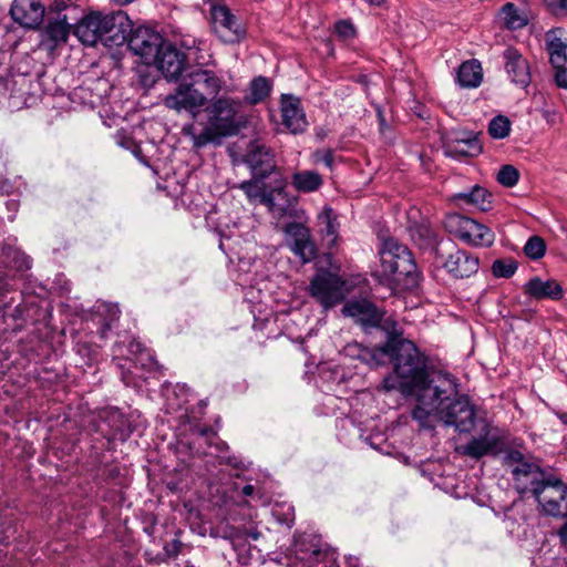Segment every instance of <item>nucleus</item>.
I'll use <instances>...</instances> for the list:
<instances>
[{"label": "nucleus", "mask_w": 567, "mask_h": 567, "mask_svg": "<svg viewBox=\"0 0 567 567\" xmlns=\"http://www.w3.org/2000/svg\"><path fill=\"white\" fill-rule=\"evenodd\" d=\"M358 358L371 367H378L389 358L393 372L381 384L385 392L398 391L403 395H413L420 404L421 395L433 384L437 377H447L443 371H429L427 360L410 340H391L380 348H360Z\"/></svg>", "instance_id": "1"}, {"label": "nucleus", "mask_w": 567, "mask_h": 567, "mask_svg": "<svg viewBox=\"0 0 567 567\" xmlns=\"http://www.w3.org/2000/svg\"><path fill=\"white\" fill-rule=\"evenodd\" d=\"M412 417L423 429H434L439 422L453 426L458 433H472L478 422L475 406L464 395H458L456 379L437 377L427 391L421 395L420 404H415Z\"/></svg>", "instance_id": "2"}, {"label": "nucleus", "mask_w": 567, "mask_h": 567, "mask_svg": "<svg viewBox=\"0 0 567 567\" xmlns=\"http://www.w3.org/2000/svg\"><path fill=\"white\" fill-rule=\"evenodd\" d=\"M226 82L221 75L202 66L192 70L184 81L168 94L164 104L176 112H187L196 116L199 110L207 104L208 97H216Z\"/></svg>", "instance_id": "3"}, {"label": "nucleus", "mask_w": 567, "mask_h": 567, "mask_svg": "<svg viewBox=\"0 0 567 567\" xmlns=\"http://www.w3.org/2000/svg\"><path fill=\"white\" fill-rule=\"evenodd\" d=\"M240 109L241 102L238 99L217 97L205 109L208 115L207 123L200 130L195 123L186 124L182 133L192 140L195 148H202L236 132L235 121Z\"/></svg>", "instance_id": "4"}, {"label": "nucleus", "mask_w": 567, "mask_h": 567, "mask_svg": "<svg viewBox=\"0 0 567 567\" xmlns=\"http://www.w3.org/2000/svg\"><path fill=\"white\" fill-rule=\"evenodd\" d=\"M382 275L390 284L401 289H412L417 285V270L411 251L406 246L389 238L379 251Z\"/></svg>", "instance_id": "5"}, {"label": "nucleus", "mask_w": 567, "mask_h": 567, "mask_svg": "<svg viewBox=\"0 0 567 567\" xmlns=\"http://www.w3.org/2000/svg\"><path fill=\"white\" fill-rule=\"evenodd\" d=\"M308 292L324 311L341 303L350 293V287L340 276L330 271H319L310 280Z\"/></svg>", "instance_id": "6"}, {"label": "nucleus", "mask_w": 567, "mask_h": 567, "mask_svg": "<svg viewBox=\"0 0 567 567\" xmlns=\"http://www.w3.org/2000/svg\"><path fill=\"white\" fill-rule=\"evenodd\" d=\"M472 433L470 442L462 447L463 454L472 458L498 454L507 444L506 433L493 426L486 419L481 420Z\"/></svg>", "instance_id": "7"}, {"label": "nucleus", "mask_w": 567, "mask_h": 567, "mask_svg": "<svg viewBox=\"0 0 567 567\" xmlns=\"http://www.w3.org/2000/svg\"><path fill=\"white\" fill-rule=\"evenodd\" d=\"M505 464L511 467L514 486L520 494L534 493L542 485L546 474L540 467L526 458V456L516 450L509 451L505 456Z\"/></svg>", "instance_id": "8"}, {"label": "nucleus", "mask_w": 567, "mask_h": 567, "mask_svg": "<svg viewBox=\"0 0 567 567\" xmlns=\"http://www.w3.org/2000/svg\"><path fill=\"white\" fill-rule=\"evenodd\" d=\"M444 227L450 234L471 246L488 247L495 240L494 233L487 226L461 214L447 215Z\"/></svg>", "instance_id": "9"}, {"label": "nucleus", "mask_w": 567, "mask_h": 567, "mask_svg": "<svg viewBox=\"0 0 567 567\" xmlns=\"http://www.w3.org/2000/svg\"><path fill=\"white\" fill-rule=\"evenodd\" d=\"M543 511L550 516H561L567 512V485L549 474L534 493Z\"/></svg>", "instance_id": "10"}, {"label": "nucleus", "mask_w": 567, "mask_h": 567, "mask_svg": "<svg viewBox=\"0 0 567 567\" xmlns=\"http://www.w3.org/2000/svg\"><path fill=\"white\" fill-rule=\"evenodd\" d=\"M240 161L247 165L252 176L267 178L277 171L272 148L258 138L248 142Z\"/></svg>", "instance_id": "11"}, {"label": "nucleus", "mask_w": 567, "mask_h": 567, "mask_svg": "<svg viewBox=\"0 0 567 567\" xmlns=\"http://www.w3.org/2000/svg\"><path fill=\"white\" fill-rule=\"evenodd\" d=\"M165 42L164 38L155 30L148 27H138L132 30L127 45L135 55L142 59L143 63L151 65Z\"/></svg>", "instance_id": "12"}, {"label": "nucleus", "mask_w": 567, "mask_h": 567, "mask_svg": "<svg viewBox=\"0 0 567 567\" xmlns=\"http://www.w3.org/2000/svg\"><path fill=\"white\" fill-rule=\"evenodd\" d=\"M212 21L215 33L225 43H236L245 37L244 27L227 7L214 6Z\"/></svg>", "instance_id": "13"}, {"label": "nucleus", "mask_w": 567, "mask_h": 567, "mask_svg": "<svg viewBox=\"0 0 567 567\" xmlns=\"http://www.w3.org/2000/svg\"><path fill=\"white\" fill-rule=\"evenodd\" d=\"M443 151L449 157L462 159L481 154L482 145L475 134L457 132L443 137Z\"/></svg>", "instance_id": "14"}, {"label": "nucleus", "mask_w": 567, "mask_h": 567, "mask_svg": "<svg viewBox=\"0 0 567 567\" xmlns=\"http://www.w3.org/2000/svg\"><path fill=\"white\" fill-rule=\"evenodd\" d=\"M341 313L344 317L353 319L364 328H375L380 326L384 316L382 310L365 298L348 300L343 305Z\"/></svg>", "instance_id": "15"}, {"label": "nucleus", "mask_w": 567, "mask_h": 567, "mask_svg": "<svg viewBox=\"0 0 567 567\" xmlns=\"http://www.w3.org/2000/svg\"><path fill=\"white\" fill-rule=\"evenodd\" d=\"M104 33L102 43L105 47H120L126 41L132 32V24L128 17L123 11H117L107 14V19L104 22Z\"/></svg>", "instance_id": "16"}, {"label": "nucleus", "mask_w": 567, "mask_h": 567, "mask_svg": "<svg viewBox=\"0 0 567 567\" xmlns=\"http://www.w3.org/2000/svg\"><path fill=\"white\" fill-rule=\"evenodd\" d=\"M185 54L167 41L161 48L156 60L152 61L168 80L177 79L185 70Z\"/></svg>", "instance_id": "17"}, {"label": "nucleus", "mask_w": 567, "mask_h": 567, "mask_svg": "<svg viewBox=\"0 0 567 567\" xmlns=\"http://www.w3.org/2000/svg\"><path fill=\"white\" fill-rule=\"evenodd\" d=\"M44 12V6L40 0H14L10 9L12 19L29 29H34L42 23Z\"/></svg>", "instance_id": "18"}, {"label": "nucleus", "mask_w": 567, "mask_h": 567, "mask_svg": "<svg viewBox=\"0 0 567 567\" xmlns=\"http://www.w3.org/2000/svg\"><path fill=\"white\" fill-rule=\"evenodd\" d=\"M106 19L107 14L101 12H92L85 16L74 28L75 37L86 45H95L97 42H102Z\"/></svg>", "instance_id": "19"}, {"label": "nucleus", "mask_w": 567, "mask_h": 567, "mask_svg": "<svg viewBox=\"0 0 567 567\" xmlns=\"http://www.w3.org/2000/svg\"><path fill=\"white\" fill-rule=\"evenodd\" d=\"M505 69L511 80L516 85L526 87L530 83L529 65L526 59L514 48L504 52Z\"/></svg>", "instance_id": "20"}, {"label": "nucleus", "mask_w": 567, "mask_h": 567, "mask_svg": "<svg viewBox=\"0 0 567 567\" xmlns=\"http://www.w3.org/2000/svg\"><path fill=\"white\" fill-rule=\"evenodd\" d=\"M444 268L455 278H466L477 272L478 258L458 249L447 257Z\"/></svg>", "instance_id": "21"}, {"label": "nucleus", "mask_w": 567, "mask_h": 567, "mask_svg": "<svg viewBox=\"0 0 567 567\" xmlns=\"http://www.w3.org/2000/svg\"><path fill=\"white\" fill-rule=\"evenodd\" d=\"M281 116L284 125L292 133H302L307 128V120L300 109V102L292 96H285L281 102Z\"/></svg>", "instance_id": "22"}, {"label": "nucleus", "mask_w": 567, "mask_h": 567, "mask_svg": "<svg viewBox=\"0 0 567 567\" xmlns=\"http://www.w3.org/2000/svg\"><path fill=\"white\" fill-rule=\"evenodd\" d=\"M71 25L65 14H58L54 20H50L41 41V47L48 51H53L60 44L68 41Z\"/></svg>", "instance_id": "23"}, {"label": "nucleus", "mask_w": 567, "mask_h": 567, "mask_svg": "<svg viewBox=\"0 0 567 567\" xmlns=\"http://www.w3.org/2000/svg\"><path fill=\"white\" fill-rule=\"evenodd\" d=\"M525 293L534 299L558 300L563 297V288L554 279L543 280L539 277H534L526 282Z\"/></svg>", "instance_id": "24"}, {"label": "nucleus", "mask_w": 567, "mask_h": 567, "mask_svg": "<svg viewBox=\"0 0 567 567\" xmlns=\"http://www.w3.org/2000/svg\"><path fill=\"white\" fill-rule=\"evenodd\" d=\"M561 34V30H550L546 33V47L550 63L555 69L565 66L567 62V39Z\"/></svg>", "instance_id": "25"}, {"label": "nucleus", "mask_w": 567, "mask_h": 567, "mask_svg": "<svg viewBox=\"0 0 567 567\" xmlns=\"http://www.w3.org/2000/svg\"><path fill=\"white\" fill-rule=\"evenodd\" d=\"M128 352L133 355V358L128 359L130 367L127 368V373H122V380L126 385L132 384V380L130 378V375L133 374L131 371V364H134L135 369H137L138 365H141L143 369H153L156 365L152 353L143 348L140 341H131L128 346Z\"/></svg>", "instance_id": "26"}, {"label": "nucleus", "mask_w": 567, "mask_h": 567, "mask_svg": "<svg viewBox=\"0 0 567 567\" xmlns=\"http://www.w3.org/2000/svg\"><path fill=\"white\" fill-rule=\"evenodd\" d=\"M262 205H265L276 218L289 215L292 209V200L285 192L284 187L269 189L266 197H264Z\"/></svg>", "instance_id": "27"}, {"label": "nucleus", "mask_w": 567, "mask_h": 567, "mask_svg": "<svg viewBox=\"0 0 567 567\" xmlns=\"http://www.w3.org/2000/svg\"><path fill=\"white\" fill-rule=\"evenodd\" d=\"M456 79L462 87H477L483 80L481 63L476 60L463 62L458 68Z\"/></svg>", "instance_id": "28"}, {"label": "nucleus", "mask_w": 567, "mask_h": 567, "mask_svg": "<svg viewBox=\"0 0 567 567\" xmlns=\"http://www.w3.org/2000/svg\"><path fill=\"white\" fill-rule=\"evenodd\" d=\"M323 184L322 176L315 171H300L291 176V185L297 192L312 193L318 190Z\"/></svg>", "instance_id": "29"}, {"label": "nucleus", "mask_w": 567, "mask_h": 567, "mask_svg": "<svg viewBox=\"0 0 567 567\" xmlns=\"http://www.w3.org/2000/svg\"><path fill=\"white\" fill-rule=\"evenodd\" d=\"M266 178L252 176L251 179L245 181L238 185V187L245 193L247 198L250 202H259L264 203V197H266L269 189H267Z\"/></svg>", "instance_id": "30"}, {"label": "nucleus", "mask_w": 567, "mask_h": 567, "mask_svg": "<svg viewBox=\"0 0 567 567\" xmlns=\"http://www.w3.org/2000/svg\"><path fill=\"white\" fill-rule=\"evenodd\" d=\"M319 224L321 226V233L327 237L330 245H333L337 240L339 224L333 215V210L330 207H324L318 216Z\"/></svg>", "instance_id": "31"}, {"label": "nucleus", "mask_w": 567, "mask_h": 567, "mask_svg": "<svg viewBox=\"0 0 567 567\" xmlns=\"http://www.w3.org/2000/svg\"><path fill=\"white\" fill-rule=\"evenodd\" d=\"M502 16L507 28L512 30L522 29L528 23L526 14L512 2L503 6Z\"/></svg>", "instance_id": "32"}, {"label": "nucleus", "mask_w": 567, "mask_h": 567, "mask_svg": "<svg viewBox=\"0 0 567 567\" xmlns=\"http://www.w3.org/2000/svg\"><path fill=\"white\" fill-rule=\"evenodd\" d=\"M457 198L462 199L466 204H472L481 210H487L489 206V194L482 187H474L470 193H460L456 195Z\"/></svg>", "instance_id": "33"}, {"label": "nucleus", "mask_w": 567, "mask_h": 567, "mask_svg": "<svg viewBox=\"0 0 567 567\" xmlns=\"http://www.w3.org/2000/svg\"><path fill=\"white\" fill-rule=\"evenodd\" d=\"M270 83L266 78L258 76L250 83V93L246 97L250 104H257L265 100L270 92Z\"/></svg>", "instance_id": "34"}, {"label": "nucleus", "mask_w": 567, "mask_h": 567, "mask_svg": "<svg viewBox=\"0 0 567 567\" xmlns=\"http://www.w3.org/2000/svg\"><path fill=\"white\" fill-rule=\"evenodd\" d=\"M290 249L302 260V262L311 261L316 257L317 252L316 245L311 240V237L302 241L291 243Z\"/></svg>", "instance_id": "35"}, {"label": "nucleus", "mask_w": 567, "mask_h": 567, "mask_svg": "<svg viewBox=\"0 0 567 567\" xmlns=\"http://www.w3.org/2000/svg\"><path fill=\"white\" fill-rule=\"evenodd\" d=\"M511 132V122L506 116H495L488 124V133L493 138H505Z\"/></svg>", "instance_id": "36"}, {"label": "nucleus", "mask_w": 567, "mask_h": 567, "mask_svg": "<svg viewBox=\"0 0 567 567\" xmlns=\"http://www.w3.org/2000/svg\"><path fill=\"white\" fill-rule=\"evenodd\" d=\"M300 559L307 560L309 567H318L319 563L329 565V567H337L334 565V557L332 553L322 551L321 549H312L309 556H301Z\"/></svg>", "instance_id": "37"}, {"label": "nucleus", "mask_w": 567, "mask_h": 567, "mask_svg": "<svg viewBox=\"0 0 567 567\" xmlns=\"http://www.w3.org/2000/svg\"><path fill=\"white\" fill-rule=\"evenodd\" d=\"M545 251L546 244L539 236L530 237L524 247L526 256L534 260L540 259L545 255Z\"/></svg>", "instance_id": "38"}, {"label": "nucleus", "mask_w": 567, "mask_h": 567, "mask_svg": "<svg viewBox=\"0 0 567 567\" xmlns=\"http://www.w3.org/2000/svg\"><path fill=\"white\" fill-rule=\"evenodd\" d=\"M285 233L292 240L291 243L302 241L311 237L309 228L296 221L288 224L285 227Z\"/></svg>", "instance_id": "39"}, {"label": "nucleus", "mask_w": 567, "mask_h": 567, "mask_svg": "<svg viewBox=\"0 0 567 567\" xmlns=\"http://www.w3.org/2000/svg\"><path fill=\"white\" fill-rule=\"evenodd\" d=\"M519 178L518 171L512 165H504L497 173V181L505 187H513Z\"/></svg>", "instance_id": "40"}, {"label": "nucleus", "mask_w": 567, "mask_h": 567, "mask_svg": "<svg viewBox=\"0 0 567 567\" xmlns=\"http://www.w3.org/2000/svg\"><path fill=\"white\" fill-rule=\"evenodd\" d=\"M517 269V265L513 260H495L492 266V271L495 277L498 278H508L515 274Z\"/></svg>", "instance_id": "41"}, {"label": "nucleus", "mask_w": 567, "mask_h": 567, "mask_svg": "<svg viewBox=\"0 0 567 567\" xmlns=\"http://www.w3.org/2000/svg\"><path fill=\"white\" fill-rule=\"evenodd\" d=\"M383 323H382V329L385 331V333L388 334V340L386 342H390L391 340H405L404 338H402V334H403V331H402V328L399 326V323L391 319V318H388V319H382Z\"/></svg>", "instance_id": "42"}, {"label": "nucleus", "mask_w": 567, "mask_h": 567, "mask_svg": "<svg viewBox=\"0 0 567 567\" xmlns=\"http://www.w3.org/2000/svg\"><path fill=\"white\" fill-rule=\"evenodd\" d=\"M334 30L337 35L342 40H351L355 37V28L354 25L347 20H342L336 23Z\"/></svg>", "instance_id": "43"}, {"label": "nucleus", "mask_w": 567, "mask_h": 567, "mask_svg": "<svg viewBox=\"0 0 567 567\" xmlns=\"http://www.w3.org/2000/svg\"><path fill=\"white\" fill-rule=\"evenodd\" d=\"M313 163H323L328 168L333 166V152L330 148L318 150L312 154Z\"/></svg>", "instance_id": "44"}, {"label": "nucleus", "mask_w": 567, "mask_h": 567, "mask_svg": "<svg viewBox=\"0 0 567 567\" xmlns=\"http://www.w3.org/2000/svg\"><path fill=\"white\" fill-rule=\"evenodd\" d=\"M545 3L554 14L567 12V0H545Z\"/></svg>", "instance_id": "45"}, {"label": "nucleus", "mask_w": 567, "mask_h": 567, "mask_svg": "<svg viewBox=\"0 0 567 567\" xmlns=\"http://www.w3.org/2000/svg\"><path fill=\"white\" fill-rule=\"evenodd\" d=\"M104 307L106 308V311H107V313H109V316H110V322H107V323L102 328V331H101L102 337H104L105 331H106L107 329H110V327H111V322H112V321H114V320H117V319H118V315H120V310H118L117 306L105 305Z\"/></svg>", "instance_id": "46"}, {"label": "nucleus", "mask_w": 567, "mask_h": 567, "mask_svg": "<svg viewBox=\"0 0 567 567\" xmlns=\"http://www.w3.org/2000/svg\"><path fill=\"white\" fill-rule=\"evenodd\" d=\"M556 83L558 86L567 89V69L565 66L557 69Z\"/></svg>", "instance_id": "47"}, {"label": "nucleus", "mask_w": 567, "mask_h": 567, "mask_svg": "<svg viewBox=\"0 0 567 567\" xmlns=\"http://www.w3.org/2000/svg\"><path fill=\"white\" fill-rule=\"evenodd\" d=\"M563 517H566L565 524L560 527L558 530V535L560 537V540L564 545H567V512L561 515Z\"/></svg>", "instance_id": "48"}, {"label": "nucleus", "mask_w": 567, "mask_h": 567, "mask_svg": "<svg viewBox=\"0 0 567 567\" xmlns=\"http://www.w3.org/2000/svg\"><path fill=\"white\" fill-rule=\"evenodd\" d=\"M66 8V4L62 0H56L54 2V9L58 11V14H61V11Z\"/></svg>", "instance_id": "49"}, {"label": "nucleus", "mask_w": 567, "mask_h": 567, "mask_svg": "<svg viewBox=\"0 0 567 567\" xmlns=\"http://www.w3.org/2000/svg\"><path fill=\"white\" fill-rule=\"evenodd\" d=\"M348 567H361L359 564V559L355 557L348 558Z\"/></svg>", "instance_id": "50"}, {"label": "nucleus", "mask_w": 567, "mask_h": 567, "mask_svg": "<svg viewBox=\"0 0 567 567\" xmlns=\"http://www.w3.org/2000/svg\"><path fill=\"white\" fill-rule=\"evenodd\" d=\"M252 493H254V486H252V485H246V486H244V488H243V494H244L245 496H250V495H252Z\"/></svg>", "instance_id": "51"}, {"label": "nucleus", "mask_w": 567, "mask_h": 567, "mask_svg": "<svg viewBox=\"0 0 567 567\" xmlns=\"http://www.w3.org/2000/svg\"><path fill=\"white\" fill-rule=\"evenodd\" d=\"M9 107L17 109V95L9 96Z\"/></svg>", "instance_id": "52"}, {"label": "nucleus", "mask_w": 567, "mask_h": 567, "mask_svg": "<svg viewBox=\"0 0 567 567\" xmlns=\"http://www.w3.org/2000/svg\"><path fill=\"white\" fill-rule=\"evenodd\" d=\"M365 2H368L369 4H374V6H380L382 4L385 0H364Z\"/></svg>", "instance_id": "53"}, {"label": "nucleus", "mask_w": 567, "mask_h": 567, "mask_svg": "<svg viewBox=\"0 0 567 567\" xmlns=\"http://www.w3.org/2000/svg\"><path fill=\"white\" fill-rule=\"evenodd\" d=\"M212 431L208 429L200 430V437H206Z\"/></svg>", "instance_id": "54"}, {"label": "nucleus", "mask_w": 567, "mask_h": 567, "mask_svg": "<svg viewBox=\"0 0 567 567\" xmlns=\"http://www.w3.org/2000/svg\"><path fill=\"white\" fill-rule=\"evenodd\" d=\"M114 1L117 2L118 4H126V3L132 2L133 0H114Z\"/></svg>", "instance_id": "55"}, {"label": "nucleus", "mask_w": 567, "mask_h": 567, "mask_svg": "<svg viewBox=\"0 0 567 567\" xmlns=\"http://www.w3.org/2000/svg\"><path fill=\"white\" fill-rule=\"evenodd\" d=\"M14 86H16V82H10V83L7 84V90L8 89H14Z\"/></svg>", "instance_id": "56"}, {"label": "nucleus", "mask_w": 567, "mask_h": 567, "mask_svg": "<svg viewBox=\"0 0 567 567\" xmlns=\"http://www.w3.org/2000/svg\"><path fill=\"white\" fill-rule=\"evenodd\" d=\"M560 420H561L564 423H567V414H561V415H560Z\"/></svg>", "instance_id": "57"}, {"label": "nucleus", "mask_w": 567, "mask_h": 567, "mask_svg": "<svg viewBox=\"0 0 567 567\" xmlns=\"http://www.w3.org/2000/svg\"><path fill=\"white\" fill-rule=\"evenodd\" d=\"M250 536H251L254 539H257V538H258V536H259V533H257V532H256V533H251V535H250Z\"/></svg>", "instance_id": "58"}, {"label": "nucleus", "mask_w": 567, "mask_h": 567, "mask_svg": "<svg viewBox=\"0 0 567 567\" xmlns=\"http://www.w3.org/2000/svg\"><path fill=\"white\" fill-rule=\"evenodd\" d=\"M25 267L30 268V262L28 260H25Z\"/></svg>", "instance_id": "59"}, {"label": "nucleus", "mask_w": 567, "mask_h": 567, "mask_svg": "<svg viewBox=\"0 0 567 567\" xmlns=\"http://www.w3.org/2000/svg\"><path fill=\"white\" fill-rule=\"evenodd\" d=\"M177 545H179V542H178V540H175V546L177 547ZM177 550H178V549L176 548V551H177Z\"/></svg>", "instance_id": "60"}]
</instances>
